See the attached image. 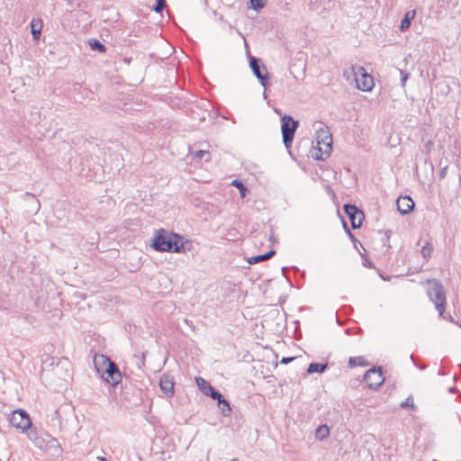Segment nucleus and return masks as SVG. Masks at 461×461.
<instances>
[{
  "instance_id": "25",
  "label": "nucleus",
  "mask_w": 461,
  "mask_h": 461,
  "mask_svg": "<svg viewBox=\"0 0 461 461\" xmlns=\"http://www.w3.org/2000/svg\"><path fill=\"white\" fill-rule=\"evenodd\" d=\"M434 247L433 244L429 241H427L421 248V255L424 259L428 260L433 252Z\"/></svg>"
},
{
  "instance_id": "8",
  "label": "nucleus",
  "mask_w": 461,
  "mask_h": 461,
  "mask_svg": "<svg viewBox=\"0 0 461 461\" xmlns=\"http://www.w3.org/2000/svg\"><path fill=\"white\" fill-rule=\"evenodd\" d=\"M108 367H105L104 373H101L100 376L107 384L116 386L122 381V374L119 370L116 363L108 364Z\"/></svg>"
},
{
  "instance_id": "46",
  "label": "nucleus",
  "mask_w": 461,
  "mask_h": 461,
  "mask_svg": "<svg viewBox=\"0 0 461 461\" xmlns=\"http://www.w3.org/2000/svg\"><path fill=\"white\" fill-rule=\"evenodd\" d=\"M340 320H341V319H339V318H337V319H336V322H337V324H338V325H341V324H342V322L340 321Z\"/></svg>"
},
{
  "instance_id": "29",
  "label": "nucleus",
  "mask_w": 461,
  "mask_h": 461,
  "mask_svg": "<svg viewBox=\"0 0 461 461\" xmlns=\"http://www.w3.org/2000/svg\"><path fill=\"white\" fill-rule=\"evenodd\" d=\"M249 3L250 7L255 11L262 9L265 5L264 0H249Z\"/></svg>"
},
{
  "instance_id": "6",
  "label": "nucleus",
  "mask_w": 461,
  "mask_h": 461,
  "mask_svg": "<svg viewBox=\"0 0 461 461\" xmlns=\"http://www.w3.org/2000/svg\"><path fill=\"white\" fill-rule=\"evenodd\" d=\"M249 67L256 76V77L259 80L262 86L265 88L268 85L269 76L267 70L266 66L263 64L260 59L256 57H249Z\"/></svg>"
},
{
  "instance_id": "37",
  "label": "nucleus",
  "mask_w": 461,
  "mask_h": 461,
  "mask_svg": "<svg viewBox=\"0 0 461 461\" xmlns=\"http://www.w3.org/2000/svg\"><path fill=\"white\" fill-rule=\"evenodd\" d=\"M446 173H447V167H444L439 171L440 179H443L446 176Z\"/></svg>"
},
{
  "instance_id": "2",
  "label": "nucleus",
  "mask_w": 461,
  "mask_h": 461,
  "mask_svg": "<svg viewBox=\"0 0 461 461\" xmlns=\"http://www.w3.org/2000/svg\"><path fill=\"white\" fill-rule=\"evenodd\" d=\"M427 294L434 303L439 316H442L446 310V292L441 282L438 279L427 280Z\"/></svg>"
},
{
  "instance_id": "16",
  "label": "nucleus",
  "mask_w": 461,
  "mask_h": 461,
  "mask_svg": "<svg viewBox=\"0 0 461 461\" xmlns=\"http://www.w3.org/2000/svg\"><path fill=\"white\" fill-rule=\"evenodd\" d=\"M415 14H416L415 10L408 11L404 14L403 18L402 19V21L400 23V26H399L401 32H405L406 30H408L410 28L411 21L415 17Z\"/></svg>"
},
{
  "instance_id": "31",
  "label": "nucleus",
  "mask_w": 461,
  "mask_h": 461,
  "mask_svg": "<svg viewBox=\"0 0 461 461\" xmlns=\"http://www.w3.org/2000/svg\"><path fill=\"white\" fill-rule=\"evenodd\" d=\"M207 396L211 397L212 400L217 401V403L224 398L223 395L217 390L213 389L212 392L207 393Z\"/></svg>"
},
{
  "instance_id": "23",
  "label": "nucleus",
  "mask_w": 461,
  "mask_h": 461,
  "mask_svg": "<svg viewBox=\"0 0 461 461\" xmlns=\"http://www.w3.org/2000/svg\"><path fill=\"white\" fill-rule=\"evenodd\" d=\"M217 404L223 416L230 415L231 408L230 402L225 398H222Z\"/></svg>"
},
{
  "instance_id": "33",
  "label": "nucleus",
  "mask_w": 461,
  "mask_h": 461,
  "mask_svg": "<svg viewBox=\"0 0 461 461\" xmlns=\"http://www.w3.org/2000/svg\"><path fill=\"white\" fill-rule=\"evenodd\" d=\"M207 154H208V151L200 149V150L195 151L193 156L195 158L202 159Z\"/></svg>"
},
{
  "instance_id": "15",
  "label": "nucleus",
  "mask_w": 461,
  "mask_h": 461,
  "mask_svg": "<svg viewBox=\"0 0 461 461\" xmlns=\"http://www.w3.org/2000/svg\"><path fill=\"white\" fill-rule=\"evenodd\" d=\"M42 20L41 18H33L30 23L31 33L34 41H39L41 30H42Z\"/></svg>"
},
{
  "instance_id": "45",
  "label": "nucleus",
  "mask_w": 461,
  "mask_h": 461,
  "mask_svg": "<svg viewBox=\"0 0 461 461\" xmlns=\"http://www.w3.org/2000/svg\"><path fill=\"white\" fill-rule=\"evenodd\" d=\"M343 228L347 231V229H348L347 222L343 221Z\"/></svg>"
},
{
  "instance_id": "38",
  "label": "nucleus",
  "mask_w": 461,
  "mask_h": 461,
  "mask_svg": "<svg viewBox=\"0 0 461 461\" xmlns=\"http://www.w3.org/2000/svg\"><path fill=\"white\" fill-rule=\"evenodd\" d=\"M347 233L348 234V236L352 241H354V242L357 241V239L355 238L354 234L349 230V229H347Z\"/></svg>"
},
{
  "instance_id": "9",
  "label": "nucleus",
  "mask_w": 461,
  "mask_h": 461,
  "mask_svg": "<svg viewBox=\"0 0 461 461\" xmlns=\"http://www.w3.org/2000/svg\"><path fill=\"white\" fill-rule=\"evenodd\" d=\"M345 213L350 220L351 226L353 229H358L362 225V221L365 218L364 213L355 204L346 203L343 206Z\"/></svg>"
},
{
  "instance_id": "3",
  "label": "nucleus",
  "mask_w": 461,
  "mask_h": 461,
  "mask_svg": "<svg viewBox=\"0 0 461 461\" xmlns=\"http://www.w3.org/2000/svg\"><path fill=\"white\" fill-rule=\"evenodd\" d=\"M299 127V122L294 120L291 115L285 114L281 118V132L283 143L289 149L292 146L295 131Z\"/></svg>"
},
{
  "instance_id": "36",
  "label": "nucleus",
  "mask_w": 461,
  "mask_h": 461,
  "mask_svg": "<svg viewBox=\"0 0 461 461\" xmlns=\"http://www.w3.org/2000/svg\"><path fill=\"white\" fill-rule=\"evenodd\" d=\"M363 265L366 267H368V268H372L374 267V264L372 261L368 260V259H365Z\"/></svg>"
},
{
  "instance_id": "40",
  "label": "nucleus",
  "mask_w": 461,
  "mask_h": 461,
  "mask_svg": "<svg viewBox=\"0 0 461 461\" xmlns=\"http://www.w3.org/2000/svg\"><path fill=\"white\" fill-rule=\"evenodd\" d=\"M379 276L384 281H388L390 279L389 276H384L382 273H379Z\"/></svg>"
},
{
  "instance_id": "42",
  "label": "nucleus",
  "mask_w": 461,
  "mask_h": 461,
  "mask_svg": "<svg viewBox=\"0 0 461 461\" xmlns=\"http://www.w3.org/2000/svg\"><path fill=\"white\" fill-rule=\"evenodd\" d=\"M98 459L100 461H108V459L105 456H98Z\"/></svg>"
},
{
  "instance_id": "20",
  "label": "nucleus",
  "mask_w": 461,
  "mask_h": 461,
  "mask_svg": "<svg viewBox=\"0 0 461 461\" xmlns=\"http://www.w3.org/2000/svg\"><path fill=\"white\" fill-rule=\"evenodd\" d=\"M329 435L330 428L326 424L320 425L315 431V437L319 440H324Z\"/></svg>"
},
{
  "instance_id": "18",
  "label": "nucleus",
  "mask_w": 461,
  "mask_h": 461,
  "mask_svg": "<svg viewBox=\"0 0 461 461\" xmlns=\"http://www.w3.org/2000/svg\"><path fill=\"white\" fill-rule=\"evenodd\" d=\"M328 368V363H316L312 362L307 368V374L324 373Z\"/></svg>"
},
{
  "instance_id": "17",
  "label": "nucleus",
  "mask_w": 461,
  "mask_h": 461,
  "mask_svg": "<svg viewBox=\"0 0 461 461\" xmlns=\"http://www.w3.org/2000/svg\"><path fill=\"white\" fill-rule=\"evenodd\" d=\"M275 254H276V251L274 249H271L264 254L257 255V256L248 258V263L250 265H255L261 261L267 260V259L271 258Z\"/></svg>"
},
{
  "instance_id": "1",
  "label": "nucleus",
  "mask_w": 461,
  "mask_h": 461,
  "mask_svg": "<svg viewBox=\"0 0 461 461\" xmlns=\"http://www.w3.org/2000/svg\"><path fill=\"white\" fill-rule=\"evenodd\" d=\"M150 246L155 251L185 253L191 249L192 242L178 233L159 229L155 231Z\"/></svg>"
},
{
  "instance_id": "10",
  "label": "nucleus",
  "mask_w": 461,
  "mask_h": 461,
  "mask_svg": "<svg viewBox=\"0 0 461 461\" xmlns=\"http://www.w3.org/2000/svg\"><path fill=\"white\" fill-rule=\"evenodd\" d=\"M317 145L324 146L325 153L330 154L332 149V136L329 130L320 129L317 131Z\"/></svg>"
},
{
  "instance_id": "35",
  "label": "nucleus",
  "mask_w": 461,
  "mask_h": 461,
  "mask_svg": "<svg viewBox=\"0 0 461 461\" xmlns=\"http://www.w3.org/2000/svg\"><path fill=\"white\" fill-rule=\"evenodd\" d=\"M294 359H295L294 357H282L280 364L286 365L288 363H291Z\"/></svg>"
},
{
  "instance_id": "34",
  "label": "nucleus",
  "mask_w": 461,
  "mask_h": 461,
  "mask_svg": "<svg viewBox=\"0 0 461 461\" xmlns=\"http://www.w3.org/2000/svg\"><path fill=\"white\" fill-rule=\"evenodd\" d=\"M183 323L187 326L192 331H194V325L191 319H183Z\"/></svg>"
},
{
  "instance_id": "44",
  "label": "nucleus",
  "mask_w": 461,
  "mask_h": 461,
  "mask_svg": "<svg viewBox=\"0 0 461 461\" xmlns=\"http://www.w3.org/2000/svg\"><path fill=\"white\" fill-rule=\"evenodd\" d=\"M293 323L294 324L295 330H296L298 328L299 321H294Z\"/></svg>"
},
{
  "instance_id": "48",
  "label": "nucleus",
  "mask_w": 461,
  "mask_h": 461,
  "mask_svg": "<svg viewBox=\"0 0 461 461\" xmlns=\"http://www.w3.org/2000/svg\"><path fill=\"white\" fill-rule=\"evenodd\" d=\"M419 367H420V369H421V370L425 369V366H419Z\"/></svg>"
},
{
  "instance_id": "5",
  "label": "nucleus",
  "mask_w": 461,
  "mask_h": 461,
  "mask_svg": "<svg viewBox=\"0 0 461 461\" xmlns=\"http://www.w3.org/2000/svg\"><path fill=\"white\" fill-rule=\"evenodd\" d=\"M10 424L25 432L26 429L32 425V420L26 411L23 409H17L14 411L8 418Z\"/></svg>"
},
{
  "instance_id": "24",
  "label": "nucleus",
  "mask_w": 461,
  "mask_h": 461,
  "mask_svg": "<svg viewBox=\"0 0 461 461\" xmlns=\"http://www.w3.org/2000/svg\"><path fill=\"white\" fill-rule=\"evenodd\" d=\"M330 155V154L325 153L324 146H317V148H315L314 151L312 152V158L316 160H324Z\"/></svg>"
},
{
  "instance_id": "49",
  "label": "nucleus",
  "mask_w": 461,
  "mask_h": 461,
  "mask_svg": "<svg viewBox=\"0 0 461 461\" xmlns=\"http://www.w3.org/2000/svg\"><path fill=\"white\" fill-rule=\"evenodd\" d=\"M339 311H337V312H336V317H339Z\"/></svg>"
},
{
  "instance_id": "32",
  "label": "nucleus",
  "mask_w": 461,
  "mask_h": 461,
  "mask_svg": "<svg viewBox=\"0 0 461 461\" xmlns=\"http://www.w3.org/2000/svg\"><path fill=\"white\" fill-rule=\"evenodd\" d=\"M400 73H401V85H402V86L404 87L405 84L409 78L410 74L403 70H400Z\"/></svg>"
},
{
  "instance_id": "14",
  "label": "nucleus",
  "mask_w": 461,
  "mask_h": 461,
  "mask_svg": "<svg viewBox=\"0 0 461 461\" xmlns=\"http://www.w3.org/2000/svg\"><path fill=\"white\" fill-rule=\"evenodd\" d=\"M113 362L105 355L103 354H95L94 357V365L96 372L101 375L105 370V367H108V364H113Z\"/></svg>"
},
{
  "instance_id": "43",
  "label": "nucleus",
  "mask_w": 461,
  "mask_h": 461,
  "mask_svg": "<svg viewBox=\"0 0 461 461\" xmlns=\"http://www.w3.org/2000/svg\"><path fill=\"white\" fill-rule=\"evenodd\" d=\"M344 309H345V312H344V313H345V314H348V312H347V310L351 311V307H350V306H346Z\"/></svg>"
},
{
  "instance_id": "21",
  "label": "nucleus",
  "mask_w": 461,
  "mask_h": 461,
  "mask_svg": "<svg viewBox=\"0 0 461 461\" xmlns=\"http://www.w3.org/2000/svg\"><path fill=\"white\" fill-rule=\"evenodd\" d=\"M89 47L92 50L97 51L99 53H104L106 50L104 44H103L97 39H90L88 41Z\"/></svg>"
},
{
  "instance_id": "28",
  "label": "nucleus",
  "mask_w": 461,
  "mask_h": 461,
  "mask_svg": "<svg viewBox=\"0 0 461 461\" xmlns=\"http://www.w3.org/2000/svg\"><path fill=\"white\" fill-rule=\"evenodd\" d=\"M401 408L411 407L413 411L416 410V406L413 402V397L411 395L408 396L405 401L400 403Z\"/></svg>"
},
{
  "instance_id": "47",
  "label": "nucleus",
  "mask_w": 461,
  "mask_h": 461,
  "mask_svg": "<svg viewBox=\"0 0 461 461\" xmlns=\"http://www.w3.org/2000/svg\"><path fill=\"white\" fill-rule=\"evenodd\" d=\"M63 362H64L67 366H69V363H68V359H67V358H65V359L63 360Z\"/></svg>"
},
{
  "instance_id": "41",
  "label": "nucleus",
  "mask_w": 461,
  "mask_h": 461,
  "mask_svg": "<svg viewBox=\"0 0 461 461\" xmlns=\"http://www.w3.org/2000/svg\"><path fill=\"white\" fill-rule=\"evenodd\" d=\"M287 269H288V268H287L286 267H282V269H281V270H282V273H283V275H284L285 276V272L287 271Z\"/></svg>"
},
{
  "instance_id": "11",
  "label": "nucleus",
  "mask_w": 461,
  "mask_h": 461,
  "mask_svg": "<svg viewBox=\"0 0 461 461\" xmlns=\"http://www.w3.org/2000/svg\"><path fill=\"white\" fill-rule=\"evenodd\" d=\"M160 390L166 394L167 397L171 398L175 393V382L174 378L167 374L161 375L159 380Z\"/></svg>"
},
{
  "instance_id": "7",
  "label": "nucleus",
  "mask_w": 461,
  "mask_h": 461,
  "mask_svg": "<svg viewBox=\"0 0 461 461\" xmlns=\"http://www.w3.org/2000/svg\"><path fill=\"white\" fill-rule=\"evenodd\" d=\"M364 380L370 389L376 390L379 388L384 381L381 367L373 366L367 370L364 375Z\"/></svg>"
},
{
  "instance_id": "19",
  "label": "nucleus",
  "mask_w": 461,
  "mask_h": 461,
  "mask_svg": "<svg viewBox=\"0 0 461 461\" xmlns=\"http://www.w3.org/2000/svg\"><path fill=\"white\" fill-rule=\"evenodd\" d=\"M196 384L199 390L207 396V393L212 392L214 388L203 377H195Z\"/></svg>"
},
{
  "instance_id": "39",
  "label": "nucleus",
  "mask_w": 461,
  "mask_h": 461,
  "mask_svg": "<svg viewBox=\"0 0 461 461\" xmlns=\"http://www.w3.org/2000/svg\"><path fill=\"white\" fill-rule=\"evenodd\" d=\"M449 321L461 328V319H458L456 321H455V319H449Z\"/></svg>"
},
{
  "instance_id": "4",
  "label": "nucleus",
  "mask_w": 461,
  "mask_h": 461,
  "mask_svg": "<svg viewBox=\"0 0 461 461\" xmlns=\"http://www.w3.org/2000/svg\"><path fill=\"white\" fill-rule=\"evenodd\" d=\"M352 73L355 77L357 87L361 91H371L374 87V79L364 67L353 65L351 67Z\"/></svg>"
},
{
  "instance_id": "13",
  "label": "nucleus",
  "mask_w": 461,
  "mask_h": 461,
  "mask_svg": "<svg viewBox=\"0 0 461 461\" xmlns=\"http://www.w3.org/2000/svg\"><path fill=\"white\" fill-rule=\"evenodd\" d=\"M27 437L30 440H32L34 445L39 448H45V438L38 435L37 429L32 426L26 429Z\"/></svg>"
},
{
  "instance_id": "22",
  "label": "nucleus",
  "mask_w": 461,
  "mask_h": 461,
  "mask_svg": "<svg viewBox=\"0 0 461 461\" xmlns=\"http://www.w3.org/2000/svg\"><path fill=\"white\" fill-rule=\"evenodd\" d=\"M348 365L350 367H356V366H366L369 364L364 357L359 356V357H351L348 360Z\"/></svg>"
},
{
  "instance_id": "27",
  "label": "nucleus",
  "mask_w": 461,
  "mask_h": 461,
  "mask_svg": "<svg viewBox=\"0 0 461 461\" xmlns=\"http://www.w3.org/2000/svg\"><path fill=\"white\" fill-rule=\"evenodd\" d=\"M45 447L60 449V444L59 443L58 439L50 435H47V438H45Z\"/></svg>"
},
{
  "instance_id": "26",
  "label": "nucleus",
  "mask_w": 461,
  "mask_h": 461,
  "mask_svg": "<svg viewBox=\"0 0 461 461\" xmlns=\"http://www.w3.org/2000/svg\"><path fill=\"white\" fill-rule=\"evenodd\" d=\"M232 186H235L239 189L240 191V196L243 198L246 196L247 193H248V188L246 187V185L240 181V180H238V179H234L231 184H230Z\"/></svg>"
},
{
  "instance_id": "12",
  "label": "nucleus",
  "mask_w": 461,
  "mask_h": 461,
  "mask_svg": "<svg viewBox=\"0 0 461 461\" xmlns=\"http://www.w3.org/2000/svg\"><path fill=\"white\" fill-rule=\"evenodd\" d=\"M414 205L413 200L409 195L400 196L396 201L397 210L402 215L410 213L413 210Z\"/></svg>"
},
{
  "instance_id": "30",
  "label": "nucleus",
  "mask_w": 461,
  "mask_h": 461,
  "mask_svg": "<svg viewBox=\"0 0 461 461\" xmlns=\"http://www.w3.org/2000/svg\"><path fill=\"white\" fill-rule=\"evenodd\" d=\"M167 6L166 0H156V5L153 7V10L156 13H161Z\"/></svg>"
}]
</instances>
